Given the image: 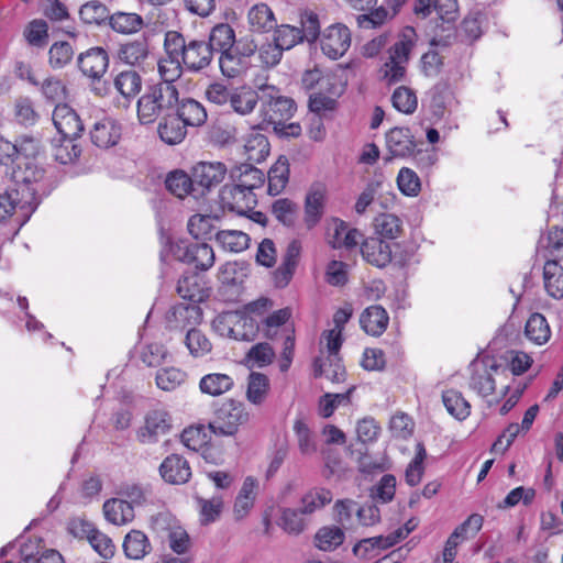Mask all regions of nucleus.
<instances>
[{"instance_id":"48","label":"nucleus","mask_w":563,"mask_h":563,"mask_svg":"<svg viewBox=\"0 0 563 563\" xmlns=\"http://www.w3.org/2000/svg\"><path fill=\"white\" fill-rule=\"evenodd\" d=\"M219 245L230 252L239 253L247 249L250 238L246 233L238 230H221L214 233Z\"/></svg>"},{"instance_id":"58","label":"nucleus","mask_w":563,"mask_h":563,"mask_svg":"<svg viewBox=\"0 0 563 563\" xmlns=\"http://www.w3.org/2000/svg\"><path fill=\"white\" fill-rule=\"evenodd\" d=\"M292 316L290 308L278 309L262 320V330L267 339H275L278 329L285 325Z\"/></svg>"},{"instance_id":"45","label":"nucleus","mask_w":563,"mask_h":563,"mask_svg":"<svg viewBox=\"0 0 563 563\" xmlns=\"http://www.w3.org/2000/svg\"><path fill=\"white\" fill-rule=\"evenodd\" d=\"M229 102L236 113L246 115L253 112L258 103V95L249 87H241L232 91Z\"/></svg>"},{"instance_id":"55","label":"nucleus","mask_w":563,"mask_h":563,"mask_svg":"<svg viewBox=\"0 0 563 563\" xmlns=\"http://www.w3.org/2000/svg\"><path fill=\"white\" fill-rule=\"evenodd\" d=\"M185 345L194 357H203L212 351V343L207 335L197 328H191L187 331Z\"/></svg>"},{"instance_id":"33","label":"nucleus","mask_w":563,"mask_h":563,"mask_svg":"<svg viewBox=\"0 0 563 563\" xmlns=\"http://www.w3.org/2000/svg\"><path fill=\"white\" fill-rule=\"evenodd\" d=\"M543 279L547 292L556 299L563 297V266L556 258L548 260L543 267Z\"/></svg>"},{"instance_id":"22","label":"nucleus","mask_w":563,"mask_h":563,"mask_svg":"<svg viewBox=\"0 0 563 563\" xmlns=\"http://www.w3.org/2000/svg\"><path fill=\"white\" fill-rule=\"evenodd\" d=\"M213 52L205 41L191 40L185 49L183 63L189 70L206 68L212 60Z\"/></svg>"},{"instance_id":"19","label":"nucleus","mask_w":563,"mask_h":563,"mask_svg":"<svg viewBox=\"0 0 563 563\" xmlns=\"http://www.w3.org/2000/svg\"><path fill=\"white\" fill-rule=\"evenodd\" d=\"M231 181L245 191L255 192L263 187L265 176L262 170L252 164H240L230 170Z\"/></svg>"},{"instance_id":"4","label":"nucleus","mask_w":563,"mask_h":563,"mask_svg":"<svg viewBox=\"0 0 563 563\" xmlns=\"http://www.w3.org/2000/svg\"><path fill=\"white\" fill-rule=\"evenodd\" d=\"M470 369V388L481 397L493 395L497 382L507 378V368L488 356L472 362Z\"/></svg>"},{"instance_id":"10","label":"nucleus","mask_w":563,"mask_h":563,"mask_svg":"<svg viewBox=\"0 0 563 563\" xmlns=\"http://www.w3.org/2000/svg\"><path fill=\"white\" fill-rule=\"evenodd\" d=\"M220 202L224 209L244 214L257 203L256 194L245 191L232 184H227L220 190Z\"/></svg>"},{"instance_id":"57","label":"nucleus","mask_w":563,"mask_h":563,"mask_svg":"<svg viewBox=\"0 0 563 563\" xmlns=\"http://www.w3.org/2000/svg\"><path fill=\"white\" fill-rule=\"evenodd\" d=\"M344 541V532L339 527H323L314 536V544L322 551H331Z\"/></svg>"},{"instance_id":"40","label":"nucleus","mask_w":563,"mask_h":563,"mask_svg":"<svg viewBox=\"0 0 563 563\" xmlns=\"http://www.w3.org/2000/svg\"><path fill=\"white\" fill-rule=\"evenodd\" d=\"M152 547L146 534L140 530L130 531L123 541V551L129 559L141 560Z\"/></svg>"},{"instance_id":"16","label":"nucleus","mask_w":563,"mask_h":563,"mask_svg":"<svg viewBox=\"0 0 563 563\" xmlns=\"http://www.w3.org/2000/svg\"><path fill=\"white\" fill-rule=\"evenodd\" d=\"M159 474L166 483L180 485L190 479L191 468L188 461L181 455L170 454L162 462Z\"/></svg>"},{"instance_id":"1","label":"nucleus","mask_w":563,"mask_h":563,"mask_svg":"<svg viewBox=\"0 0 563 563\" xmlns=\"http://www.w3.org/2000/svg\"><path fill=\"white\" fill-rule=\"evenodd\" d=\"M177 104L178 90L175 85H152L136 102L137 119L141 124L153 123L158 117L169 114Z\"/></svg>"},{"instance_id":"21","label":"nucleus","mask_w":563,"mask_h":563,"mask_svg":"<svg viewBox=\"0 0 563 563\" xmlns=\"http://www.w3.org/2000/svg\"><path fill=\"white\" fill-rule=\"evenodd\" d=\"M386 146L391 157H407L413 154L416 142L408 128H394L386 134Z\"/></svg>"},{"instance_id":"41","label":"nucleus","mask_w":563,"mask_h":563,"mask_svg":"<svg viewBox=\"0 0 563 563\" xmlns=\"http://www.w3.org/2000/svg\"><path fill=\"white\" fill-rule=\"evenodd\" d=\"M81 527L90 545L101 558L111 559L114 555L115 547L107 534L97 530L88 522H81Z\"/></svg>"},{"instance_id":"52","label":"nucleus","mask_w":563,"mask_h":563,"mask_svg":"<svg viewBox=\"0 0 563 563\" xmlns=\"http://www.w3.org/2000/svg\"><path fill=\"white\" fill-rule=\"evenodd\" d=\"M235 42L234 30L227 23L216 25L209 36V46L213 51L223 53L232 49Z\"/></svg>"},{"instance_id":"39","label":"nucleus","mask_w":563,"mask_h":563,"mask_svg":"<svg viewBox=\"0 0 563 563\" xmlns=\"http://www.w3.org/2000/svg\"><path fill=\"white\" fill-rule=\"evenodd\" d=\"M269 150V142L264 134L252 131L247 135L244 144V153L249 162L262 163L268 156Z\"/></svg>"},{"instance_id":"61","label":"nucleus","mask_w":563,"mask_h":563,"mask_svg":"<svg viewBox=\"0 0 563 563\" xmlns=\"http://www.w3.org/2000/svg\"><path fill=\"white\" fill-rule=\"evenodd\" d=\"M79 16L85 24L100 25L109 19V11L103 3L92 0L81 5Z\"/></svg>"},{"instance_id":"11","label":"nucleus","mask_w":563,"mask_h":563,"mask_svg":"<svg viewBox=\"0 0 563 563\" xmlns=\"http://www.w3.org/2000/svg\"><path fill=\"white\" fill-rule=\"evenodd\" d=\"M113 86L120 95L117 107L129 109L133 99L142 89V78L136 70H122L114 77Z\"/></svg>"},{"instance_id":"20","label":"nucleus","mask_w":563,"mask_h":563,"mask_svg":"<svg viewBox=\"0 0 563 563\" xmlns=\"http://www.w3.org/2000/svg\"><path fill=\"white\" fill-rule=\"evenodd\" d=\"M121 137L120 124L110 118L97 121L91 131V142L100 148H109L114 146Z\"/></svg>"},{"instance_id":"32","label":"nucleus","mask_w":563,"mask_h":563,"mask_svg":"<svg viewBox=\"0 0 563 563\" xmlns=\"http://www.w3.org/2000/svg\"><path fill=\"white\" fill-rule=\"evenodd\" d=\"M187 126L174 114H166L158 124L161 140L169 145L179 144L187 134Z\"/></svg>"},{"instance_id":"42","label":"nucleus","mask_w":563,"mask_h":563,"mask_svg":"<svg viewBox=\"0 0 563 563\" xmlns=\"http://www.w3.org/2000/svg\"><path fill=\"white\" fill-rule=\"evenodd\" d=\"M433 11L442 22L441 27L448 32L446 37L454 35V22L459 18V7L456 0H434Z\"/></svg>"},{"instance_id":"46","label":"nucleus","mask_w":563,"mask_h":563,"mask_svg":"<svg viewBox=\"0 0 563 563\" xmlns=\"http://www.w3.org/2000/svg\"><path fill=\"white\" fill-rule=\"evenodd\" d=\"M219 65L223 76L228 78H235L247 70L251 65L250 60L245 57H241L235 51L230 49L223 52L219 58Z\"/></svg>"},{"instance_id":"60","label":"nucleus","mask_w":563,"mask_h":563,"mask_svg":"<svg viewBox=\"0 0 563 563\" xmlns=\"http://www.w3.org/2000/svg\"><path fill=\"white\" fill-rule=\"evenodd\" d=\"M294 431L300 453L306 456L314 454L318 450L317 442L307 423L301 419H297L294 423Z\"/></svg>"},{"instance_id":"51","label":"nucleus","mask_w":563,"mask_h":563,"mask_svg":"<svg viewBox=\"0 0 563 563\" xmlns=\"http://www.w3.org/2000/svg\"><path fill=\"white\" fill-rule=\"evenodd\" d=\"M442 400L448 412L457 420H465L471 413V405L463 395L454 389L443 393Z\"/></svg>"},{"instance_id":"36","label":"nucleus","mask_w":563,"mask_h":563,"mask_svg":"<svg viewBox=\"0 0 563 563\" xmlns=\"http://www.w3.org/2000/svg\"><path fill=\"white\" fill-rule=\"evenodd\" d=\"M247 20L253 32L264 33L276 26L274 12L265 3L254 4L249 10Z\"/></svg>"},{"instance_id":"63","label":"nucleus","mask_w":563,"mask_h":563,"mask_svg":"<svg viewBox=\"0 0 563 563\" xmlns=\"http://www.w3.org/2000/svg\"><path fill=\"white\" fill-rule=\"evenodd\" d=\"M183 60L177 57L165 56L158 60V73L163 81L161 84L174 85L183 74Z\"/></svg>"},{"instance_id":"26","label":"nucleus","mask_w":563,"mask_h":563,"mask_svg":"<svg viewBox=\"0 0 563 563\" xmlns=\"http://www.w3.org/2000/svg\"><path fill=\"white\" fill-rule=\"evenodd\" d=\"M388 322L387 311L378 305L367 307L360 318L362 329L373 336L382 335L387 329Z\"/></svg>"},{"instance_id":"62","label":"nucleus","mask_w":563,"mask_h":563,"mask_svg":"<svg viewBox=\"0 0 563 563\" xmlns=\"http://www.w3.org/2000/svg\"><path fill=\"white\" fill-rule=\"evenodd\" d=\"M272 212L284 225L291 227L297 219L298 206L290 199L280 198L273 203Z\"/></svg>"},{"instance_id":"7","label":"nucleus","mask_w":563,"mask_h":563,"mask_svg":"<svg viewBox=\"0 0 563 563\" xmlns=\"http://www.w3.org/2000/svg\"><path fill=\"white\" fill-rule=\"evenodd\" d=\"M352 42L351 31L342 23L328 26L320 36L322 53L330 59L336 60L345 55Z\"/></svg>"},{"instance_id":"28","label":"nucleus","mask_w":563,"mask_h":563,"mask_svg":"<svg viewBox=\"0 0 563 563\" xmlns=\"http://www.w3.org/2000/svg\"><path fill=\"white\" fill-rule=\"evenodd\" d=\"M300 252L301 243L298 240H292L287 246L283 263L274 273L276 286L285 287L288 285L297 266Z\"/></svg>"},{"instance_id":"37","label":"nucleus","mask_w":563,"mask_h":563,"mask_svg":"<svg viewBox=\"0 0 563 563\" xmlns=\"http://www.w3.org/2000/svg\"><path fill=\"white\" fill-rule=\"evenodd\" d=\"M108 21L114 32L126 35L137 33L144 25L143 18L133 12L117 11Z\"/></svg>"},{"instance_id":"2","label":"nucleus","mask_w":563,"mask_h":563,"mask_svg":"<svg viewBox=\"0 0 563 563\" xmlns=\"http://www.w3.org/2000/svg\"><path fill=\"white\" fill-rule=\"evenodd\" d=\"M13 179L18 186L15 190L24 200L22 206L27 207V211H35L41 198L49 192L44 167L37 161H25L13 172Z\"/></svg>"},{"instance_id":"30","label":"nucleus","mask_w":563,"mask_h":563,"mask_svg":"<svg viewBox=\"0 0 563 563\" xmlns=\"http://www.w3.org/2000/svg\"><path fill=\"white\" fill-rule=\"evenodd\" d=\"M408 536V530H395L386 536H376L361 540L353 549L355 554H366L369 550H386Z\"/></svg>"},{"instance_id":"25","label":"nucleus","mask_w":563,"mask_h":563,"mask_svg":"<svg viewBox=\"0 0 563 563\" xmlns=\"http://www.w3.org/2000/svg\"><path fill=\"white\" fill-rule=\"evenodd\" d=\"M102 510L106 520L114 526L130 523L135 517L132 504L123 498H110L106 500Z\"/></svg>"},{"instance_id":"59","label":"nucleus","mask_w":563,"mask_h":563,"mask_svg":"<svg viewBox=\"0 0 563 563\" xmlns=\"http://www.w3.org/2000/svg\"><path fill=\"white\" fill-rule=\"evenodd\" d=\"M393 107L405 114H411L417 110L418 99L413 90L400 86L395 89L391 96Z\"/></svg>"},{"instance_id":"56","label":"nucleus","mask_w":563,"mask_h":563,"mask_svg":"<svg viewBox=\"0 0 563 563\" xmlns=\"http://www.w3.org/2000/svg\"><path fill=\"white\" fill-rule=\"evenodd\" d=\"M187 379L186 372L177 367H164L156 373V385L159 389L172 391L181 386Z\"/></svg>"},{"instance_id":"47","label":"nucleus","mask_w":563,"mask_h":563,"mask_svg":"<svg viewBox=\"0 0 563 563\" xmlns=\"http://www.w3.org/2000/svg\"><path fill=\"white\" fill-rule=\"evenodd\" d=\"M332 493L322 487H314L308 490L300 500V509L307 516L313 514L317 510L322 509L325 505L332 501Z\"/></svg>"},{"instance_id":"49","label":"nucleus","mask_w":563,"mask_h":563,"mask_svg":"<svg viewBox=\"0 0 563 563\" xmlns=\"http://www.w3.org/2000/svg\"><path fill=\"white\" fill-rule=\"evenodd\" d=\"M218 220V217L209 214H194L188 221V232L196 240L211 239Z\"/></svg>"},{"instance_id":"29","label":"nucleus","mask_w":563,"mask_h":563,"mask_svg":"<svg viewBox=\"0 0 563 563\" xmlns=\"http://www.w3.org/2000/svg\"><path fill=\"white\" fill-rule=\"evenodd\" d=\"M186 126H201L206 123L208 114L202 103L187 98L178 101L177 112L175 114Z\"/></svg>"},{"instance_id":"13","label":"nucleus","mask_w":563,"mask_h":563,"mask_svg":"<svg viewBox=\"0 0 563 563\" xmlns=\"http://www.w3.org/2000/svg\"><path fill=\"white\" fill-rule=\"evenodd\" d=\"M53 123L62 137H79L84 131V124L69 106L57 104L53 111Z\"/></svg>"},{"instance_id":"18","label":"nucleus","mask_w":563,"mask_h":563,"mask_svg":"<svg viewBox=\"0 0 563 563\" xmlns=\"http://www.w3.org/2000/svg\"><path fill=\"white\" fill-rule=\"evenodd\" d=\"M296 111V104L290 98L276 97L261 106L263 122L273 126L279 122L287 121Z\"/></svg>"},{"instance_id":"14","label":"nucleus","mask_w":563,"mask_h":563,"mask_svg":"<svg viewBox=\"0 0 563 563\" xmlns=\"http://www.w3.org/2000/svg\"><path fill=\"white\" fill-rule=\"evenodd\" d=\"M483 526V517L477 514L471 515L463 523L457 526L448 538L444 549L445 558L452 560L456 558L457 547L463 541L473 538Z\"/></svg>"},{"instance_id":"38","label":"nucleus","mask_w":563,"mask_h":563,"mask_svg":"<svg viewBox=\"0 0 563 563\" xmlns=\"http://www.w3.org/2000/svg\"><path fill=\"white\" fill-rule=\"evenodd\" d=\"M289 180V164L285 156H280L269 168L267 174V192L271 196L279 195Z\"/></svg>"},{"instance_id":"27","label":"nucleus","mask_w":563,"mask_h":563,"mask_svg":"<svg viewBox=\"0 0 563 563\" xmlns=\"http://www.w3.org/2000/svg\"><path fill=\"white\" fill-rule=\"evenodd\" d=\"M257 495V482L249 476L244 479L242 487L234 500L233 516L235 520H242L249 516Z\"/></svg>"},{"instance_id":"15","label":"nucleus","mask_w":563,"mask_h":563,"mask_svg":"<svg viewBox=\"0 0 563 563\" xmlns=\"http://www.w3.org/2000/svg\"><path fill=\"white\" fill-rule=\"evenodd\" d=\"M228 169L221 162H200L192 169L194 181L205 190L219 185L225 177Z\"/></svg>"},{"instance_id":"54","label":"nucleus","mask_w":563,"mask_h":563,"mask_svg":"<svg viewBox=\"0 0 563 563\" xmlns=\"http://www.w3.org/2000/svg\"><path fill=\"white\" fill-rule=\"evenodd\" d=\"M196 183L194 177L190 178L183 170L172 172L166 178L167 189L178 198H184L189 194H194L197 189L195 188Z\"/></svg>"},{"instance_id":"6","label":"nucleus","mask_w":563,"mask_h":563,"mask_svg":"<svg viewBox=\"0 0 563 563\" xmlns=\"http://www.w3.org/2000/svg\"><path fill=\"white\" fill-rule=\"evenodd\" d=\"M170 252L177 261L200 271H208L214 264V252L207 243L179 240L172 244Z\"/></svg>"},{"instance_id":"34","label":"nucleus","mask_w":563,"mask_h":563,"mask_svg":"<svg viewBox=\"0 0 563 563\" xmlns=\"http://www.w3.org/2000/svg\"><path fill=\"white\" fill-rule=\"evenodd\" d=\"M234 386V379L224 373H210L203 375L199 382V389L209 396H221L230 391Z\"/></svg>"},{"instance_id":"3","label":"nucleus","mask_w":563,"mask_h":563,"mask_svg":"<svg viewBox=\"0 0 563 563\" xmlns=\"http://www.w3.org/2000/svg\"><path fill=\"white\" fill-rule=\"evenodd\" d=\"M415 43V29L411 26L405 27L400 34L399 41L389 48V57L380 69L384 79H386L388 84H395L404 79L406 66Z\"/></svg>"},{"instance_id":"9","label":"nucleus","mask_w":563,"mask_h":563,"mask_svg":"<svg viewBox=\"0 0 563 563\" xmlns=\"http://www.w3.org/2000/svg\"><path fill=\"white\" fill-rule=\"evenodd\" d=\"M201 321L202 310L195 302L175 305L166 313V325L169 330L188 331Z\"/></svg>"},{"instance_id":"17","label":"nucleus","mask_w":563,"mask_h":563,"mask_svg":"<svg viewBox=\"0 0 563 563\" xmlns=\"http://www.w3.org/2000/svg\"><path fill=\"white\" fill-rule=\"evenodd\" d=\"M78 66L85 76L99 80L109 66L108 53L102 47H92L79 55Z\"/></svg>"},{"instance_id":"53","label":"nucleus","mask_w":563,"mask_h":563,"mask_svg":"<svg viewBox=\"0 0 563 563\" xmlns=\"http://www.w3.org/2000/svg\"><path fill=\"white\" fill-rule=\"evenodd\" d=\"M525 333L536 344H544L549 341L551 331L547 319L541 313H533L526 323Z\"/></svg>"},{"instance_id":"5","label":"nucleus","mask_w":563,"mask_h":563,"mask_svg":"<svg viewBox=\"0 0 563 563\" xmlns=\"http://www.w3.org/2000/svg\"><path fill=\"white\" fill-rule=\"evenodd\" d=\"M250 412L245 405L234 399L225 400L216 411L209 422L211 432L219 437H233L241 426L247 423Z\"/></svg>"},{"instance_id":"44","label":"nucleus","mask_w":563,"mask_h":563,"mask_svg":"<svg viewBox=\"0 0 563 563\" xmlns=\"http://www.w3.org/2000/svg\"><path fill=\"white\" fill-rule=\"evenodd\" d=\"M375 233L385 240H396L402 234V221L393 213H380L374 219Z\"/></svg>"},{"instance_id":"50","label":"nucleus","mask_w":563,"mask_h":563,"mask_svg":"<svg viewBox=\"0 0 563 563\" xmlns=\"http://www.w3.org/2000/svg\"><path fill=\"white\" fill-rule=\"evenodd\" d=\"M119 59L131 66H140L148 56V45L145 41H131L119 49Z\"/></svg>"},{"instance_id":"8","label":"nucleus","mask_w":563,"mask_h":563,"mask_svg":"<svg viewBox=\"0 0 563 563\" xmlns=\"http://www.w3.org/2000/svg\"><path fill=\"white\" fill-rule=\"evenodd\" d=\"M170 429V418L164 409H152L144 418V426L136 431L137 440L143 444H153Z\"/></svg>"},{"instance_id":"43","label":"nucleus","mask_w":563,"mask_h":563,"mask_svg":"<svg viewBox=\"0 0 563 563\" xmlns=\"http://www.w3.org/2000/svg\"><path fill=\"white\" fill-rule=\"evenodd\" d=\"M308 516L300 508H284L278 526L288 534L298 536L308 527Z\"/></svg>"},{"instance_id":"24","label":"nucleus","mask_w":563,"mask_h":563,"mask_svg":"<svg viewBox=\"0 0 563 563\" xmlns=\"http://www.w3.org/2000/svg\"><path fill=\"white\" fill-rule=\"evenodd\" d=\"M177 292L181 298L195 303L202 302L209 297V288L197 274L184 275L179 278Z\"/></svg>"},{"instance_id":"35","label":"nucleus","mask_w":563,"mask_h":563,"mask_svg":"<svg viewBox=\"0 0 563 563\" xmlns=\"http://www.w3.org/2000/svg\"><path fill=\"white\" fill-rule=\"evenodd\" d=\"M271 389L269 378L258 372H252L247 377L246 399L254 406H261L265 402Z\"/></svg>"},{"instance_id":"12","label":"nucleus","mask_w":563,"mask_h":563,"mask_svg":"<svg viewBox=\"0 0 563 563\" xmlns=\"http://www.w3.org/2000/svg\"><path fill=\"white\" fill-rule=\"evenodd\" d=\"M325 200V186L321 183L311 185L305 198L303 222L307 229H313L322 219Z\"/></svg>"},{"instance_id":"23","label":"nucleus","mask_w":563,"mask_h":563,"mask_svg":"<svg viewBox=\"0 0 563 563\" xmlns=\"http://www.w3.org/2000/svg\"><path fill=\"white\" fill-rule=\"evenodd\" d=\"M361 253L363 258L377 267H385L391 261V249L380 238H369L362 243Z\"/></svg>"},{"instance_id":"64","label":"nucleus","mask_w":563,"mask_h":563,"mask_svg":"<svg viewBox=\"0 0 563 563\" xmlns=\"http://www.w3.org/2000/svg\"><path fill=\"white\" fill-rule=\"evenodd\" d=\"M274 41L279 45L282 49L288 51L303 40L300 29L288 24H283L275 30Z\"/></svg>"},{"instance_id":"31","label":"nucleus","mask_w":563,"mask_h":563,"mask_svg":"<svg viewBox=\"0 0 563 563\" xmlns=\"http://www.w3.org/2000/svg\"><path fill=\"white\" fill-rule=\"evenodd\" d=\"M23 198L19 190H10L0 194V221H3L14 213H19L22 223H25L34 211H27V207L22 206Z\"/></svg>"}]
</instances>
